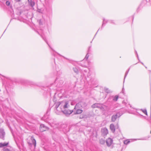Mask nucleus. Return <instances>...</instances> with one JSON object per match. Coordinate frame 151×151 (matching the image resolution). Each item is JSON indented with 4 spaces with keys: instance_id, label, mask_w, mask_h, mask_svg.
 <instances>
[{
    "instance_id": "423d86ee",
    "label": "nucleus",
    "mask_w": 151,
    "mask_h": 151,
    "mask_svg": "<svg viewBox=\"0 0 151 151\" xmlns=\"http://www.w3.org/2000/svg\"><path fill=\"white\" fill-rule=\"evenodd\" d=\"M101 132L102 135L104 136H106L108 133V130L106 128H102L101 129Z\"/></svg>"
},
{
    "instance_id": "e433bc0d",
    "label": "nucleus",
    "mask_w": 151,
    "mask_h": 151,
    "mask_svg": "<svg viewBox=\"0 0 151 151\" xmlns=\"http://www.w3.org/2000/svg\"><path fill=\"white\" fill-rule=\"evenodd\" d=\"M82 66H83V67H85V65H82Z\"/></svg>"
},
{
    "instance_id": "5701e85b",
    "label": "nucleus",
    "mask_w": 151,
    "mask_h": 151,
    "mask_svg": "<svg viewBox=\"0 0 151 151\" xmlns=\"http://www.w3.org/2000/svg\"><path fill=\"white\" fill-rule=\"evenodd\" d=\"M4 1H6V4L7 6L9 5V0H3Z\"/></svg>"
},
{
    "instance_id": "393cba45",
    "label": "nucleus",
    "mask_w": 151,
    "mask_h": 151,
    "mask_svg": "<svg viewBox=\"0 0 151 151\" xmlns=\"http://www.w3.org/2000/svg\"><path fill=\"white\" fill-rule=\"evenodd\" d=\"M105 91L106 92L109 93H110V91L109 90V89L107 88H105Z\"/></svg>"
},
{
    "instance_id": "b1692460",
    "label": "nucleus",
    "mask_w": 151,
    "mask_h": 151,
    "mask_svg": "<svg viewBox=\"0 0 151 151\" xmlns=\"http://www.w3.org/2000/svg\"><path fill=\"white\" fill-rule=\"evenodd\" d=\"M100 142L101 144H103L104 143L105 141L104 139H101L100 140Z\"/></svg>"
},
{
    "instance_id": "1a4fd4ad",
    "label": "nucleus",
    "mask_w": 151,
    "mask_h": 151,
    "mask_svg": "<svg viewBox=\"0 0 151 151\" xmlns=\"http://www.w3.org/2000/svg\"><path fill=\"white\" fill-rule=\"evenodd\" d=\"M107 145L108 146H110L113 143V140L111 138H108L106 140Z\"/></svg>"
},
{
    "instance_id": "a878e982",
    "label": "nucleus",
    "mask_w": 151,
    "mask_h": 151,
    "mask_svg": "<svg viewBox=\"0 0 151 151\" xmlns=\"http://www.w3.org/2000/svg\"><path fill=\"white\" fill-rule=\"evenodd\" d=\"M41 37L43 38V39L45 41V42L47 43L48 45L52 49V48H51V47H50L49 45L48 44V43L47 42L45 38L42 35H41Z\"/></svg>"
},
{
    "instance_id": "ea45409f",
    "label": "nucleus",
    "mask_w": 151,
    "mask_h": 151,
    "mask_svg": "<svg viewBox=\"0 0 151 151\" xmlns=\"http://www.w3.org/2000/svg\"><path fill=\"white\" fill-rule=\"evenodd\" d=\"M150 133H151V132H150Z\"/></svg>"
},
{
    "instance_id": "4c0bfd02",
    "label": "nucleus",
    "mask_w": 151,
    "mask_h": 151,
    "mask_svg": "<svg viewBox=\"0 0 151 151\" xmlns=\"http://www.w3.org/2000/svg\"><path fill=\"white\" fill-rule=\"evenodd\" d=\"M145 68H147V67H145Z\"/></svg>"
},
{
    "instance_id": "39448f33",
    "label": "nucleus",
    "mask_w": 151,
    "mask_h": 151,
    "mask_svg": "<svg viewBox=\"0 0 151 151\" xmlns=\"http://www.w3.org/2000/svg\"><path fill=\"white\" fill-rule=\"evenodd\" d=\"M16 82H17L19 83H24L25 82V81L22 79H20L18 80H16V81H14L13 80H10V84L12 83L14 84V83H16Z\"/></svg>"
},
{
    "instance_id": "7ed1b4c3",
    "label": "nucleus",
    "mask_w": 151,
    "mask_h": 151,
    "mask_svg": "<svg viewBox=\"0 0 151 151\" xmlns=\"http://www.w3.org/2000/svg\"><path fill=\"white\" fill-rule=\"evenodd\" d=\"M122 114L119 112H117L115 114H114L111 117V121L114 122L118 118H119Z\"/></svg>"
},
{
    "instance_id": "7c9ffc66",
    "label": "nucleus",
    "mask_w": 151,
    "mask_h": 151,
    "mask_svg": "<svg viewBox=\"0 0 151 151\" xmlns=\"http://www.w3.org/2000/svg\"><path fill=\"white\" fill-rule=\"evenodd\" d=\"M91 47H89V49H88V51H90V49Z\"/></svg>"
},
{
    "instance_id": "2f4dec72",
    "label": "nucleus",
    "mask_w": 151,
    "mask_h": 151,
    "mask_svg": "<svg viewBox=\"0 0 151 151\" xmlns=\"http://www.w3.org/2000/svg\"><path fill=\"white\" fill-rule=\"evenodd\" d=\"M56 53L57 54V55H60V56H61L59 54H58V53H56Z\"/></svg>"
},
{
    "instance_id": "72a5a7b5",
    "label": "nucleus",
    "mask_w": 151,
    "mask_h": 151,
    "mask_svg": "<svg viewBox=\"0 0 151 151\" xmlns=\"http://www.w3.org/2000/svg\"><path fill=\"white\" fill-rule=\"evenodd\" d=\"M141 63H142L143 65H144V64H143V63H142V62H141Z\"/></svg>"
},
{
    "instance_id": "c9c22d12",
    "label": "nucleus",
    "mask_w": 151,
    "mask_h": 151,
    "mask_svg": "<svg viewBox=\"0 0 151 151\" xmlns=\"http://www.w3.org/2000/svg\"><path fill=\"white\" fill-rule=\"evenodd\" d=\"M123 89H122V93H123Z\"/></svg>"
},
{
    "instance_id": "6e6552de",
    "label": "nucleus",
    "mask_w": 151,
    "mask_h": 151,
    "mask_svg": "<svg viewBox=\"0 0 151 151\" xmlns=\"http://www.w3.org/2000/svg\"><path fill=\"white\" fill-rule=\"evenodd\" d=\"M5 135V133L4 129L0 128V138L4 139Z\"/></svg>"
},
{
    "instance_id": "9b49d317",
    "label": "nucleus",
    "mask_w": 151,
    "mask_h": 151,
    "mask_svg": "<svg viewBox=\"0 0 151 151\" xmlns=\"http://www.w3.org/2000/svg\"><path fill=\"white\" fill-rule=\"evenodd\" d=\"M9 144V142H7V143H0V148H1V147H4V148L5 147H8L7 146V145H8Z\"/></svg>"
},
{
    "instance_id": "f8f14e48",
    "label": "nucleus",
    "mask_w": 151,
    "mask_h": 151,
    "mask_svg": "<svg viewBox=\"0 0 151 151\" xmlns=\"http://www.w3.org/2000/svg\"><path fill=\"white\" fill-rule=\"evenodd\" d=\"M100 105V104L99 103H96L92 106V107L93 108H99Z\"/></svg>"
},
{
    "instance_id": "a211bd4d",
    "label": "nucleus",
    "mask_w": 151,
    "mask_h": 151,
    "mask_svg": "<svg viewBox=\"0 0 151 151\" xmlns=\"http://www.w3.org/2000/svg\"><path fill=\"white\" fill-rule=\"evenodd\" d=\"M3 151H9V147H5L3 148Z\"/></svg>"
},
{
    "instance_id": "6ab92c4d",
    "label": "nucleus",
    "mask_w": 151,
    "mask_h": 151,
    "mask_svg": "<svg viewBox=\"0 0 151 151\" xmlns=\"http://www.w3.org/2000/svg\"><path fill=\"white\" fill-rule=\"evenodd\" d=\"M104 106L102 104H100V105H99V108H100L101 109L103 110L104 109Z\"/></svg>"
},
{
    "instance_id": "c756f323",
    "label": "nucleus",
    "mask_w": 151,
    "mask_h": 151,
    "mask_svg": "<svg viewBox=\"0 0 151 151\" xmlns=\"http://www.w3.org/2000/svg\"><path fill=\"white\" fill-rule=\"evenodd\" d=\"M20 0H15L16 1L18 2H19L20 1Z\"/></svg>"
},
{
    "instance_id": "f03ea898",
    "label": "nucleus",
    "mask_w": 151,
    "mask_h": 151,
    "mask_svg": "<svg viewBox=\"0 0 151 151\" xmlns=\"http://www.w3.org/2000/svg\"><path fill=\"white\" fill-rule=\"evenodd\" d=\"M80 105H81V107H83L86 106V104L84 102H81L77 104L74 108V109H77L76 112L74 113L75 114H79L83 112L82 110L78 109V106Z\"/></svg>"
},
{
    "instance_id": "f257e3e1",
    "label": "nucleus",
    "mask_w": 151,
    "mask_h": 151,
    "mask_svg": "<svg viewBox=\"0 0 151 151\" xmlns=\"http://www.w3.org/2000/svg\"><path fill=\"white\" fill-rule=\"evenodd\" d=\"M58 105H60V108L62 112L66 116L71 114L73 111L68 109L69 105L68 101H60V103Z\"/></svg>"
},
{
    "instance_id": "9d476101",
    "label": "nucleus",
    "mask_w": 151,
    "mask_h": 151,
    "mask_svg": "<svg viewBox=\"0 0 151 151\" xmlns=\"http://www.w3.org/2000/svg\"><path fill=\"white\" fill-rule=\"evenodd\" d=\"M110 128L111 131L114 132L115 131V129L114 124H111L110 125Z\"/></svg>"
},
{
    "instance_id": "0eeeda50",
    "label": "nucleus",
    "mask_w": 151,
    "mask_h": 151,
    "mask_svg": "<svg viewBox=\"0 0 151 151\" xmlns=\"http://www.w3.org/2000/svg\"><path fill=\"white\" fill-rule=\"evenodd\" d=\"M48 129V128L45 126L44 124H41L40 126V131L41 132H43Z\"/></svg>"
},
{
    "instance_id": "473e14b6",
    "label": "nucleus",
    "mask_w": 151,
    "mask_h": 151,
    "mask_svg": "<svg viewBox=\"0 0 151 151\" xmlns=\"http://www.w3.org/2000/svg\"><path fill=\"white\" fill-rule=\"evenodd\" d=\"M141 140H146V139H141Z\"/></svg>"
},
{
    "instance_id": "412c9836",
    "label": "nucleus",
    "mask_w": 151,
    "mask_h": 151,
    "mask_svg": "<svg viewBox=\"0 0 151 151\" xmlns=\"http://www.w3.org/2000/svg\"><path fill=\"white\" fill-rule=\"evenodd\" d=\"M129 68L128 69V70H127L125 73V76H124V80H125V78L126 77L127 75L129 72Z\"/></svg>"
},
{
    "instance_id": "f704fd0d",
    "label": "nucleus",
    "mask_w": 151,
    "mask_h": 151,
    "mask_svg": "<svg viewBox=\"0 0 151 151\" xmlns=\"http://www.w3.org/2000/svg\"><path fill=\"white\" fill-rule=\"evenodd\" d=\"M141 63H142L143 65H144V64H143V63H142V62H141Z\"/></svg>"
},
{
    "instance_id": "cd10ccee",
    "label": "nucleus",
    "mask_w": 151,
    "mask_h": 151,
    "mask_svg": "<svg viewBox=\"0 0 151 151\" xmlns=\"http://www.w3.org/2000/svg\"><path fill=\"white\" fill-rule=\"evenodd\" d=\"M135 53L137 54V57L138 59L139 60V59L138 55L137 54V51H135Z\"/></svg>"
},
{
    "instance_id": "bb28decb",
    "label": "nucleus",
    "mask_w": 151,
    "mask_h": 151,
    "mask_svg": "<svg viewBox=\"0 0 151 151\" xmlns=\"http://www.w3.org/2000/svg\"><path fill=\"white\" fill-rule=\"evenodd\" d=\"M88 57L89 55H88V54H87L85 56V59L87 60L88 59Z\"/></svg>"
},
{
    "instance_id": "aec40b11",
    "label": "nucleus",
    "mask_w": 151,
    "mask_h": 151,
    "mask_svg": "<svg viewBox=\"0 0 151 151\" xmlns=\"http://www.w3.org/2000/svg\"><path fill=\"white\" fill-rule=\"evenodd\" d=\"M60 103V101L57 102L56 104V108L57 109L59 107H60V105H58V104Z\"/></svg>"
},
{
    "instance_id": "ddd939ff",
    "label": "nucleus",
    "mask_w": 151,
    "mask_h": 151,
    "mask_svg": "<svg viewBox=\"0 0 151 151\" xmlns=\"http://www.w3.org/2000/svg\"><path fill=\"white\" fill-rule=\"evenodd\" d=\"M29 4L32 7H33L35 5V3L34 1H32V0H28Z\"/></svg>"
},
{
    "instance_id": "dca6fc26",
    "label": "nucleus",
    "mask_w": 151,
    "mask_h": 151,
    "mask_svg": "<svg viewBox=\"0 0 151 151\" xmlns=\"http://www.w3.org/2000/svg\"><path fill=\"white\" fill-rule=\"evenodd\" d=\"M108 22V21L105 19H104L103 20V22L102 24V27L104 26L105 24H106L107 22Z\"/></svg>"
},
{
    "instance_id": "c85d7f7f",
    "label": "nucleus",
    "mask_w": 151,
    "mask_h": 151,
    "mask_svg": "<svg viewBox=\"0 0 151 151\" xmlns=\"http://www.w3.org/2000/svg\"><path fill=\"white\" fill-rule=\"evenodd\" d=\"M113 21L112 20H109V22H110L111 23H114V22H113Z\"/></svg>"
},
{
    "instance_id": "2eb2a0df",
    "label": "nucleus",
    "mask_w": 151,
    "mask_h": 151,
    "mask_svg": "<svg viewBox=\"0 0 151 151\" xmlns=\"http://www.w3.org/2000/svg\"><path fill=\"white\" fill-rule=\"evenodd\" d=\"M130 142L129 139H127L124 141V143L125 145H127Z\"/></svg>"
},
{
    "instance_id": "4468645a",
    "label": "nucleus",
    "mask_w": 151,
    "mask_h": 151,
    "mask_svg": "<svg viewBox=\"0 0 151 151\" xmlns=\"http://www.w3.org/2000/svg\"><path fill=\"white\" fill-rule=\"evenodd\" d=\"M111 97L113 98V100L114 101H117L119 96L117 95H116L114 96H112Z\"/></svg>"
},
{
    "instance_id": "20e7f679",
    "label": "nucleus",
    "mask_w": 151,
    "mask_h": 151,
    "mask_svg": "<svg viewBox=\"0 0 151 151\" xmlns=\"http://www.w3.org/2000/svg\"><path fill=\"white\" fill-rule=\"evenodd\" d=\"M31 141H29L28 142L29 145L31 146L33 145L34 146L35 148V147L36 145V142L35 139L32 136L30 138Z\"/></svg>"
},
{
    "instance_id": "58836bf2",
    "label": "nucleus",
    "mask_w": 151,
    "mask_h": 151,
    "mask_svg": "<svg viewBox=\"0 0 151 151\" xmlns=\"http://www.w3.org/2000/svg\"><path fill=\"white\" fill-rule=\"evenodd\" d=\"M10 9H11V6H10Z\"/></svg>"
},
{
    "instance_id": "f3484780",
    "label": "nucleus",
    "mask_w": 151,
    "mask_h": 151,
    "mask_svg": "<svg viewBox=\"0 0 151 151\" xmlns=\"http://www.w3.org/2000/svg\"><path fill=\"white\" fill-rule=\"evenodd\" d=\"M140 110L146 115H147V112L146 109H141Z\"/></svg>"
},
{
    "instance_id": "4be33fe9",
    "label": "nucleus",
    "mask_w": 151,
    "mask_h": 151,
    "mask_svg": "<svg viewBox=\"0 0 151 151\" xmlns=\"http://www.w3.org/2000/svg\"><path fill=\"white\" fill-rule=\"evenodd\" d=\"M73 70L76 73H78V69H77L76 68H73Z\"/></svg>"
}]
</instances>
